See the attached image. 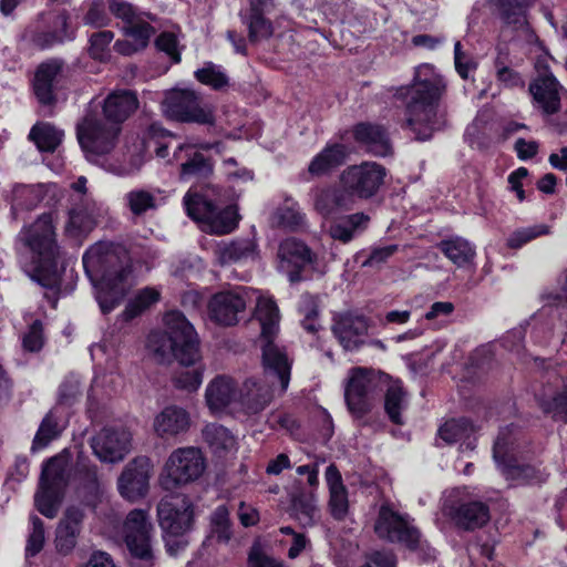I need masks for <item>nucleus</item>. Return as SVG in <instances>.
Segmentation results:
<instances>
[{"instance_id": "nucleus-1", "label": "nucleus", "mask_w": 567, "mask_h": 567, "mask_svg": "<svg viewBox=\"0 0 567 567\" xmlns=\"http://www.w3.org/2000/svg\"><path fill=\"white\" fill-rule=\"evenodd\" d=\"M83 267L96 288V300L104 315L115 309L135 284L130 254L121 245L91 246L83 255Z\"/></svg>"}, {"instance_id": "nucleus-2", "label": "nucleus", "mask_w": 567, "mask_h": 567, "mask_svg": "<svg viewBox=\"0 0 567 567\" xmlns=\"http://www.w3.org/2000/svg\"><path fill=\"white\" fill-rule=\"evenodd\" d=\"M446 91L444 79L430 64L415 69L412 86L408 91L405 127L414 133L416 141H427L433 132L446 124V111L442 97Z\"/></svg>"}, {"instance_id": "nucleus-3", "label": "nucleus", "mask_w": 567, "mask_h": 567, "mask_svg": "<svg viewBox=\"0 0 567 567\" xmlns=\"http://www.w3.org/2000/svg\"><path fill=\"white\" fill-rule=\"evenodd\" d=\"M19 239L32 254L23 264V271L43 288L58 289L61 274L58 268L59 245L52 213L41 214L32 224L24 226Z\"/></svg>"}, {"instance_id": "nucleus-4", "label": "nucleus", "mask_w": 567, "mask_h": 567, "mask_svg": "<svg viewBox=\"0 0 567 567\" xmlns=\"http://www.w3.org/2000/svg\"><path fill=\"white\" fill-rule=\"evenodd\" d=\"M165 331H153L147 349L158 363L176 359L183 365H193L199 358V339L193 324L181 311H168L164 317Z\"/></svg>"}, {"instance_id": "nucleus-5", "label": "nucleus", "mask_w": 567, "mask_h": 567, "mask_svg": "<svg viewBox=\"0 0 567 567\" xmlns=\"http://www.w3.org/2000/svg\"><path fill=\"white\" fill-rule=\"evenodd\" d=\"M255 317L260 323L261 337L265 340L261 358L266 375L276 377L281 389L287 390L290 381L291 363L285 350L272 341L278 332L280 319L276 302L271 298L259 297Z\"/></svg>"}, {"instance_id": "nucleus-6", "label": "nucleus", "mask_w": 567, "mask_h": 567, "mask_svg": "<svg viewBox=\"0 0 567 567\" xmlns=\"http://www.w3.org/2000/svg\"><path fill=\"white\" fill-rule=\"evenodd\" d=\"M69 481V458L60 453L49 458L42 466L39 489L34 495L37 509L48 518L58 515L63 491Z\"/></svg>"}, {"instance_id": "nucleus-7", "label": "nucleus", "mask_w": 567, "mask_h": 567, "mask_svg": "<svg viewBox=\"0 0 567 567\" xmlns=\"http://www.w3.org/2000/svg\"><path fill=\"white\" fill-rule=\"evenodd\" d=\"M152 530L147 511L133 509L127 514L123 524V536L132 557V567H154Z\"/></svg>"}, {"instance_id": "nucleus-8", "label": "nucleus", "mask_w": 567, "mask_h": 567, "mask_svg": "<svg viewBox=\"0 0 567 567\" xmlns=\"http://www.w3.org/2000/svg\"><path fill=\"white\" fill-rule=\"evenodd\" d=\"M206 470V458L195 446L178 447L167 457L162 484L166 489L197 481Z\"/></svg>"}, {"instance_id": "nucleus-9", "label": "nucleus", "mask_w": 567, "mask_h": 567, "mask_svg": "<svg viewBox=\"0 0 567 567\" xmlns=\"http://www.w3.org/2000/svg\"><path fill=\"white\" fill-rule=\"evenodd\" d=\"M164 114L181 123H197L213 125L215 115L213 107L204 103L193 90H173L163 101Z\"/></svg>"}, {"instance_id": "nucleus-10", "label": "nucleus", "mask_w": 567, "mask_h": 567, "mask_svg": "<svg viewBox=\"0 0 567 567\" xmlns=\"http://www.w3.org/2000/svg\"><path fill=\"white\" fill-rule=\"evenodd\" d=\"M513 425L502 429L496 437L493 449L495 462L502 467L507 480L517 484H539L547 474L532 464H518L513 457Z\"/></svg>"}, {"instance_id": "nucleus-11", "label": "nucleus", "mask_w": 567, "mask_h": 567, "mask_svg": "<svg viewBox=\"0 0 567 567\" xmlns=\"http://www.w3.org/2000/svg\"><path fill=\"white\" fill-rule=\"evenodd\" d=\"M121 127L97 114L89 113L76 126V135L86 153L103 155L116 145Z\"/></svg>"}, {"instance_id": "nucleus-12", "label": "nucleus", "mask_w": 567, "mask_h": 567, "mask_svg": "<svg viewBox=\"0 0 567 567\" xmlns=\"http://www.w3.org/2000/svg\"><path fill=\"white\" fill-rule=\"evenodd\" d=\"M386 168L383 165L363 162L346 168L340 175V183L347 187L354 200L355 198L370 199L378 194L384 184Z\"/></svg>"}, {"instance_id": "nucleus-13", "label": "nucleus", "mask_w": 567, "mask_h": 567, "mask_svg": "<svg viewBox=\"0 0 567 567\" xmlns=\"http://www.w3.org/2000/svg\"><path fill=\"white\" fill-rule=\"evenodd\" d=\"M374 532L379 538L400 544L410 550H415L421 543V533L410 519L386 505L380 507Z\"/></svg>"}, {"instance_id": "nucleus-14", "label": "nucleus", "mask_w": 567, "mask_h": 567, "mask_svg": "<svg viewBox=\"0 0 567 567\" xmlns=\"http://www.w3.org/2000/svg\"><path fill=\"white\" fill-rule=\"evenodd\" d=\"M157 518L164 535L182 537L194 525V506L186 496L163 498L157 505Z\"/></svg>"}, {"instance_id": "nucleus-15", "label": "nucleus", "mask_w": 567, "mask_h": 567, "mask_svg": "<svg viewBox=\"0 0 567 567\" xmlns=\"http://www.w3.org/2000/svg\"><path fill=\"white\" fill-rule=\"evenodd\" d=\"M377 386L375 373L357 368L352 371L344 390V399L350 413L363 417L372 409L373 392Z\"/></svg>"}, {"instance_id": "nucleus-16", "label": "nucleus", "mask_w": 567, "mask_h": 567, "mask_svg": "<svg viewBox=\"0 0 567 567\" xmlns=\"http://www.w3.org/2000/svg\"><path fill=\"white\" fill-rule=\"evenodd\" d=\"M247 306L244 287L216 292L208 302V316L217 324L231 327L239 322Z\"/></svg>"}, {"instance_id": "nucleus-17", "label": "nucleus", "mask_w": 567, "mask_h": 567, "mask_svg": "<svg viewBox=\"0 0 567 567\" xmlns=\"http://www.w3.org/2000/svg\"><path fill=\"white\" fill-rule=\"evenodd\" d=\"M91 446L100 461L120 462L131 451L132 433L124 426L104 427L92 437Z\"/></svg>"}, {"instance_id": "nucleus-18", "label": "nucleus", "mask_w": 567, "mask_h": 567, "mask_svg": "<svg viewBox=\"0 0 567 567\" xmlns=\"http://www.w3.org/2000/svg\"><path fill=\"white\" fill-rule=\"evenodd\" d=\"M278 269L287 275L291 284L303 280L301 276L306 266L316 261L317 257L311 249L296 238L284 240L278 248Z\"/></svg>"}, {"instance_id": "nucleus-19", "label": "nucleus", "mask_w": 567, "mask_h": 567, "mask_svg": "<svg viewBox=\"0 0 567 567\" xmlns=\"http://www.w3.org/2000/svg\"><path fill=\"white\" fill-rule=\"evenodd\" d=\"M442 512L450 517L457 527L474 530L486 525L491 518L488 506L478 501L457 503L450 495L442 505Z\"/></svg>"}, {"instance_id": "nucleus-20", "label": "nucleus", "mask_w": 567, "mask_h": 567, "mask_svg": "<svg viewBox=\"0 0 567 567\" xmlns=\"http://www.w3.org/2000/svg\"><path fill=\"white\" fill-rule=\"evenodd\" d=\"M331 330L346 351L359 350L368 336V319L352 311L337 313Z\"/></svg>"}, {"instance_id": "nucleus-21", "label": "nucleus", "mask_w": 567, "mask_h": 567, "mask_svg": "<svg viewBox=\"0 0 567 567\" xmlns=\"http://www.w3.org/2000/svg\"><path fill=\"white\" fill-rule=\"evenodd\" d=\"M152 468L151 460L145 456L128 462L117 481L120 494L130 501L143 497L148 491Z\"/></svg>"}, {"instance_id": "nucleus-22", "label": "nucleus", "mask_w": 567, "mask_h": 567, "mask_svg": "<svg viewBox=\"0 0 567 567\" xmlns=\"http://www.w3.org/2000/svg\"><path fill=\"white\" fill-rule=\"evenodd\" d=\"M99 208L91 196H71L68 220L64 225L66 236L76 238L90 233L96 225Z\"/></svg>"}, {"instance_id": "nucleus-23", "label": "nucleus", "mask_w": 567, "mask_h": 567, "mask_svg": "<svg viewBox=\"0 0 567 567\" xmlns=\"http://www.w3.org/2000/svg\"><path fill=\"white\" fill-rule=\"evenodd\" d=\"M174 163L179 164V179L184 182L189 179H205L214 172L212 158L206 157L189 143L179 144L175 148L173 158L168 159V164Z\"/></svg>"}, {"instance_id": "nucleus-24", "label": "nucleus", "mask_w": 567, "mask_h": 567, "mask_svg": "<svg viewBox=\"0 0 567 567\" xmlns=\"http://www.w3.org/2000/svg\"><path fill=\"white\" fill-rule=\"evenodd\" d=\"M264 381H256L248 379L245 381L241 389V405L247 414H258L272 401L274 392L278 388L282 390L279 380L276 377L266 375L264 370Z\"/></svg>"}, {"instance_id": "nucleus-25", "label": "nucleus", "mask_w": 567, "mask_h": 567, "mask_svg": "<svg viewBox=\"0 0 567 567\" xmlns=\"http://www.w3.org/2000/svg\"><path fill=\"white\" fill-rule=\"evenodd\" d=\"M561 85L547 69H544L529 84L535 105L546 115L556 114L560 110Z\"/></svg>"}, {"instance_id": "nucleus-26", "label": "nucleus", "mask_w": 567, "mask_h": 567, "mask_svg": "<svg viewBox=\"0 0 567 567\" xmlns=\"http://www.w3.org/2000/svg\"><path fill=\"white\" fill-rule=\"evenodd\" d=\"M354 199L347 187L329 186L319 188L313 196V206L316 212L323 218H330L343 210H350L354 206Z\"/></svg>"}, {"instance_id": "nucleus-27", "label": "nucleus", "mask_w": 567, "mask_h": 567, "mask_svg": "<svg viewBox=\"0 0 567 567\" xmlns=\"http://www.w3.org/2000/svg\"><path fill=\"white\" fill-rule=\"evenodd\" d=\"M84 512L79 506H69L55 529V548L62 555H69L78 543L82 529Z\"/></svg>"}, {"instance_id": "nucleus-28", "label": "nucleus", "mask_w": 567, "mask_h": 567, "mask_svg": "<svg viewBox=\"0 0 567 567\" xmlns=\"http://www.w3.org/2000/svg\"><path fill=\"white\" fill-rule=\"evenodd\" d=\"M355 142L374 156H388L393 153L388 131L379 124L361 122L353 127Z\"/></svg>"}, {"instance_id": "nucleus-29", "label": "nucleus", "mask_w": 567, "mask_h": 567, "mask_svg": "<svg viewBox=\"0 0 567 567\" xmlns=\"http://www.w3.org/2000/svg\"><path fill=\"white\" fill-rule=\"evenodd\" d=\"M63 68V62L51 59L41 63L34 74L33 91L40 104L52 106L56 102L54 84Z\"/></svg>"}, {"instance_id": "nucleus-30", "label": "nucleus", "mask_w": 567, "mask_h": 567, "mask_svg": "<svg viewBox=\"0 0 567 567\" xmlns=\"http://www.w3.org/2000/svg\"><path fill=\"white\" fill-rule=\"evenodd\" d=\"M59 194L56 184L17 185L12 189V213L19 209L31 210L41 202L48 199V204Z\"/></svg>"}, {"instance_id": "nucleus-31", "label": "nucleus", "mask_w": 567, "mask_h": 567, "mask_svg": "<svg viewBox=\"0 0 567 567\" xmlns=\"http://www.w3.org/2000/svg\"><path fill=\"white\" fill-rule=\"evenodd\" d=\"M535 0H487L491 12L512 30L524 29L527 24V10Z\"/></svg>"}, {"instance_id": "nucleus-32", "label": "nucleus", "mask_w": 567, "mask_h": 567, "mask_svg": "<svg viewBox=\"0 0 567 567\" xmlns=\"http://www.w3.org/2000/svg\"><path fill=\"white\" fill-rule=\"evenodd\" d=\"M189 426V413L177 405H169L163 409L153 422L154 432L161 439H171L186 433Z\"/></svg>"}, {"instance_id": "nucleus-33", "label": "nucleus", "mask_w": 567, "mask_h": 567, "mask_svg": "<svg viewBox=\"0 0 567 567\" xmlns=\"http://www.w3.org/2000/svg\"><path fill=\"white\" fill-rule=\"evenodd\" d=\"M138 107L135 93L130 91L114 92L104 101L103 117L111 124L121 125Z\"/></svg>"}, {"instance_id": "nucleus-34", "label": "nucleus", "mask_w": 567, "mask_h": 567, "mask_svg": "<svg viewBox=\"0 0 567 567\" xmlns=\"http://www.w3.org/2000/svg\"><path fill=\"white\" fill-rule=\"evenodd\" d=\"M289 515L303 528L312 527L320 518V511L313 493L298 491L291 494Z\"/></svg>"}, {"instance_id": "nucleus-35", "label": "nucleus", "mask_w": 567, "mask_h": 567, "mask_svg": "<svg viewBox=\"0 0 567 567\" xmlns=\"http://www.w3.org/2000/svg\"><path fill=\"white\" fill-rule=\"evenodd\" d=\"M370 223V216L364 213H354L338 218L329 227V235L343 244L350 243L355 236L363 233Z\"/></svg>"}, {"instance_id": "nucleus-36", "label": "nucleus", "mask_w": 567, "mask_h": 567, "mask_svg": "<svg viewBox=\"0 0 567 567\" xmlns=\"http://www.w3.org/2000/svg\"><path fill=\"white\" fill-rule=\"evenodd\" d=\"M235 395L236 384L231 378L225 375H218L212 380L205 393L206 403L214 412L224 410Z\"/></svg>"}, {"instance_id": "nucleus-37", "label": "nucleus", "mask_w": 567, "mask_h": 567, "mask_svg": "<svg viewBox=\"0 0 567 567\" xmlns=\"http://www.w3.org/2000/svg\"><path fill=\"white\" fill-rule=\"evenodd\" d=\"M348 151L343 144H332L323 148L310 163L309 173L324 175L342 165L347 159Z\"/></svg>"}, {"instance_id": "nucleus-38", "label": "nucleus", "mask_w": 567, "mask_h": 567, "mask_svg": "<svg viewBox=\"0 0 567 567\" xmlns=\"http://www.w3.org/2000/svg\"><path fill=\"white\" fill-rule=\"evenodd\" d=\"M440 251L457 267L473 261L476 252L474 246L462 237L455 236L437 244Z\"/></svg>"}, {"instance_id": "nucleus-39", "label": "nucleus", "mask_w": 567, "mask_h": 567, "mask_svg": "<svg viewBox=\"0 0 567 567\" xmlns=\"http://www.w3.org/2000/svg\"><path fill=\"white\" fill-rule=\"evenodd\" d=\"M69 16L65 11L55 16L53 20L54 30L37 31L31 37V42L39 49H48L54 44L62 43L66 38Z\"/></svg>"}, {"instance_id": "nucleus-40", "label": "nucleus", "mask_w": 567, "mask_h": 567, "mask_svg": "<svg viewBox=\"0 0 567 567\" xmlns=\"http://www.w3.org/2000/svg\"><path fill=\"white\" fill-rule=\"evenodd\" d=\"M29 138L41 152H54L61 144L63 132L50 123L40 122L32 126Z\"/></svg>"}, {"instance_id": "nucleus-41", "label": "nucleus", "mask_w": 567, "mask_h": 567, "mask_svg": "<svg viewBox=\"0 0 567 567\" xmlns=\"http://www.w3.org/2000/svg\"><path fill=\"white\" fill-rule=\"evenodd\" d=\"M306 221L305 214L301 213L298 203L291 198H286L285 203L277 208L272 216V224L290 230H296L303 226Z\"/></svg>"}, {"instance_id": "nucleus-42", "label": "nucleus", "mask_w": 567, "mask_h": 567, "mask_svg": "<svg viewBox=\"0 0 567 567\" xmlns=\"http://www.w3.org/2000/svg\"><path fill=\"white\" fill-rule=\"evenodd\" d=\"M203 437L216 454L231 451L236 444L235 437L228 429L217 423L207 424L203 429Z\"/></svg>"}, {"instance_id": "nucleus-43", "label": "nucleus", "mask_w": 567, "mask_h": 567, "mask_svg": "<svg viewBox=\"0 0 567 567\" xmlns=\"http://www.w3.org/2000/svg\"><path fill=\"white\" fill-rule=\"evenodd\" d=\"M254 252V244L249 239H237L221 243L216 248V255L221 265L246 259Z\"/></svg>"}, {"instance_id": "nucleus-44", "label": "nucleus", "mask_w": 567, "mask_h": 567, "mask_svg": "<svg viewBox=\"0 0 567 567\" xmlns=\"http://www.w3.org/2000/svg\"><path fill=\"white\" fill-rule=\"evenodd\" d=\"M266 9L249 8V14L243 19L248 27V39L255 43L262 39H268L274 33L272 23L265 18Z\"/></svg>"}, {"instance_id": "nucleus-45", "label": "nucleus", "mask_w": 567, "mask_h": 567, "mask_svg": "<svg viewBox=\"0 0 567 567\" xmlns=\"http://www.w3.org/2000/svg\"><path fill=\"white\" fill-rule=\"evenodd\" d=\"M184 205L187 215L195 221L207 224L212 218L215 204L207 199L205 196L197 193H186L184 197Z\"/></svg>"}, {"instance_id": "nucleus-46", "label": "nucleus", "mask_w": 567, "mask_h": 567, "mask_svg": "<svg viewBox=\"0 0 567 567\" xmlns=\"http://www.w3.org/2000/svg\"><path fill=\"white\" fill-rule=\"evenodd\" d=\"M233 537L229 511L225 505L216 507L210 515L209 538L219 544H228Z\"/></svg>"}, {"instance_id": "nucleus-47", "label": "nucleus", "mask_w": 567, "mask_h": 567, "mask_svg": "<svg viewBox=\"0 0 567 567\" xmlns=\"http://www.w3.org/2000/svg\"><path fill=\"white\" fill-rule=\"evenodd\" d=\"M159 291L152 287H146L137 292V295L128 301L122 318L130 321L140 316L144 310L159 300Z\"/></svg>"}, {"instance_id": "nucleus-48", "label": "nucleus", "mask_w": 567, "mask_h": 567, "mask_svg": "<svg viewBox=\"0 0 567 567\" xmlns=\"http://www.w3.org/2000/svg\"><path fill=\"white\" fill-rule=\"evenodd\" d=\"M406 408L405 392L399 382L390 384L386 389L384 409L394 424H403L401 412Z\"/></svg>"}, {"instance_id": "nucleus-49", "label": "nucleus", "mask_w": 567, "mask_h": 567, "mask_svg": "<svg viewBox=\"0 0 567 567\" xmlns=\"http://www.w3.org/2000/svg\"><path fill=\"white\" fill-rule=\"evenodd\" d=\"M124 200L134 217L143 216L157 207L155 195L143 188L130 190L125 194Z\"/></svg>"}, {"instance_id": "nucleus-50", "label": "nucleus", "mask_w": 567, "mask_h": 567, "mask_svg": "<svg viewBox=\"0 0 567 567\" xmlns=\"http://www.w3.org/2000/svg\"><path fill=\"white\" fill-rule=\"evenodd\" d=\"M212 215V218H209L207 224L205 225V229L213 234H228L237 225V214L233 207L218 209V207L215 206Z\"/></svg>"}, {"instance_id": "nucleus-51", "label": "nucleus", "mask_w": 567, "mask_h": 567, "mask_svg": "<svg viewBox=\"0 0 567 567\" xmlns=\"http://www.w3.org/2000/svg\"><path fill=\"white\" fill-rule=\"evenodd\" d=\"M473 433L474 426L465 417L446 421L439 430L440 437L449 444L470 439Z\"/></svg>"}, {"instance_id": "nucleus-52", "label": "nucleus", "mask_w": 567, "mask_h": 567, "mask_svg": "<svg viewBox=\"0 0 567 567\" xmlns=\"http://www.w3.org/2000/svg\"><path fill=\"white\" fill-rule=\"evenodd\" d=\"M61 434V430L59 429L58 420L53 414V411H50L42 420L35 436L32 442L31 451L35 452L38 450L44 449L49 445L50 442L59 437Z\"/></svg>"}, {"instance_id": "nucleus-53", "label": "nucleus", "mask_w": 567, "mask_h": 567, "mask_svg": "<svg viewBox=\"0 0 567 567\" xmlns=\"http://www.w3.org/2000/svg\"><path fill=\"white\" fill-rule=\"evenodd\" d=\"M538 403L543 412L550 414L555 421L567 422V385L549 399H539Z\"/></svg>"}, {"instance_id": "nucleus-54", "label": "nucleus", "mask_w": 567, "mask_h": 567, "mask_svg": "<svg viewBox=\"0 0 567 567\" xmlns=\"http://www.w3.org/2000/svg\"><path fill=\"white\" fill-rule=\"evenodd\" d=\"M195 78L200 83L210 86L213 90H223L228 86L229 79L219 65L206 62L202 69L195 72Z\"/></svg>"}, {"instance_id": "nucleus-55", "label": "nucleus", "mask_w": 567, "mask_h": 567, "mask_svg": "<svg viewBox=\"0 0 567 567\" xmlns=\"http://www.w3.org/2000/svg\"><path fill=\"white\" fill-rule=\"evenodd\" d=\"M122 31L126 37L132 38L134 40L133 42L142 50L148 45L152 35L155 33L154 27L145 21L143 16L136 19L132 24L124 25Z\"/></svg>"}, {"instance_id": "nucleus-56", "label": "nucleus", "mask_w": 567, "mask_h": 567, "mask_svg": "<svg viewBox=\"0 0 567 567\" xmlns=\"http://www.w3.org/2000/svg\"><path fill=\"white\" fill-rule=\"evenodd\" d=\"M31 530L29 533L25 545V557H34L38 555L45 544L44 523L37 515L30 516Z\"/></svg>"}, {"instance_id": "nucleus-57", "label": "nucleus", "mask_w": 567, "mask_h": 567, "mask_svg": "<svg viewBox=\"0 0 567 567\" xmlns=\"http://www.w3.org/2000/svg\"><path fill=\"white\" fill-rule=\"evenodd\" d=\"M82 396L81 382L78 377L70 374L65 377L59 386L58 404L72 406Z\"/></svg>"}, {"instance_id": "nucleus-58", "label": "nucleus", "mask_w": 567, "mask_h": 567, "mask_svg": "<svg viewBox=\"0 0 567 567\" xmlns=\"http://www.w3.org/2000/svg\"><path fill=\"white\" fill-rule=\"evenodd\" d=\"M114 39V33L110 30L95 32L90 38L89 53L94 60L101 62L110 58V44Z\"/></svg>"}, {"instance_id": "nucleus-59", "label": "nucleus", "mask_w": 567, "mask_h": 567, "mask_svg": "<svg viewBox=\"0 0 567 567\" xmlns=\"http://www.w3.org/2000/svg\"><path fill=\"white\" fill-rule=\"evenodd\" d=\"M75 472L89 491L96 495L100 491L96 466L89 458L79 456Z\"/></svg>"}, {"instance_id": "nucleus-60", "label": "nucleus", "mask_w": 567, "mask_h": 567, "mask_svg": "<svg viewBox=\"0 0 567 567\" xmlns=\"http://www.w3.org/2000/svg\"><path fill=\"white\" fill-rule=\"evenodd\" d=\"M148 135L151 141H154L155 143V154L159 158H166L167 161L169 157L168 148L171 146V143L168 141H165L166 138L173 140L175 135L171 133L169 131L165 130L161 124L158 123H152L148 127Z\"/></svg>"}, {"instance_id": "nucleus-61", "label": "nucleus", "mask_w": 567, "mask_h": 567, "mask_svg": "<svg viewBox=\"0 0 567 567\" xmlns=\"http://www.w3.org/2000/svg\"><path fill=\"white\" fill-rule=\"evenodd\" d=\"M549 228L546 225H535L526 228H520L511 234L507 239V246L513 249L520 248L533 239L546 235Z\"/></svg>"}, {"instance_id": "nucleus-62", "label": "nucleus", "mask_w": 567, "mask_h": 567, "mask_svg": "<svg viewBox=\"0 0 567 567\" xmlns=\"http://www.w3.org/2000/svg\"><path fill=\"white\" fill-rule=\"evenodd\" d=\"M44 346L43 323L34 320L22 336V348L27 352H39Z\"/></svg>"}, {"instance_id": "nucleus-63", "label": "nucleus", "mask_w": 567, "mask_h": 567, "mask_svg": "<svg viewBox=\"0 0 567 567\" xmlns=\"http://www.w3.org/2000/svg\"><path fill=\"white\" fill-rule=\"evenodd\" d=\"M109 10L116 19H121L124 25L132 24L143 16L132 3L124 0H109Z\"/></svg>"}, {"instance_id": "nucleus-64", "label": "nucleus", "mask_w": 567, "mask_h": 567, "mask_svg": "<svg viewBox=\"0 0 567 567\" xmlns=\"http://www.w3.org/2000/svg\"><path fill=\"white\" fill-rule=\"evenodd\" d=\"M173 381L176 388L193 392L202 384L203 374L198 369H183L176 372Z\"/></svg>"}]
</instances>
